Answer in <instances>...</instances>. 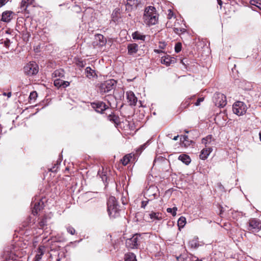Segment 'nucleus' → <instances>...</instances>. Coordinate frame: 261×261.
<instances>
[{
	"instance_id": "f257e3e1",
	"label": "nucleus",
	"mask_w": 261,
	"mask_h": 261,
	"mask_svg": "<svg viewBox=\"0 0 261 261\" xmlns=\"http://www.w3.org/2000/svg\"><path fill=\"white\" fill-rule=\"evenodd\" d=\"M158 14L155 8L153 6H148L144 10L143 19L144 22L148 26L154 25L158 21Z\"/></svg>"
},
{
	"instance_id": "f03ea898",
	"label": "nucleus",
	"mask_w": 261,
	"mask_h": 261,
	"mask_svg": "<svg viewBox=\"0 0 261 261\" xmlns=\"http://www.w3.org/2000/svg\"><path fill=\"white\" fill-rule=\"evenodd\" d=\"M108 212L111 218L118 217L120 215V209L116 199L114 196H110L107 202Z\"/></svg>"
},
{
	"instance_id": "7ed1b4c3",
	"label": "nucleus",
	"mask_w": 261,
	"mask_h": 261,
	"mask_svg": "<svg viewBox=\"0 0 261 261\" xmlns=\"http://www.w3.org/2000/svg\"><path fill=\"white\" fill-rule=\"evenodd\" d=\"M247 229L251 232H258L261 230V221L257 218L250 219L247 223Z\"/></svg>"
},
{
	"instance_id": "20e7f679",
	"label": "nucleus",
	"mask_w": 261,
	"mask_h": 261,
	"mask_svg": "<svg viewBox=\"0 0 261 261\" xmlns=\"http://www.w3.org/2000/svg\"><path fill=\"white\" fill-rule=\"evenodd\" d=\"M116 85V81L113 79L108 80L101 83L99 87L101 93H108L113 90Z\"/></svg>"
},
{
	"instance_id": "39448f33",
	"label": "nucleus",
	"mask_w": 261,
	"mask_h": 261,
	"mask_svg": "<svg viewBox=\"0 0 261 261\" xmlns=\"http://www.w3.org/2000/svg\"><path fill=\"white\" fill-rule=\"evenodd\" d=\"M142 238L140 234H135L131 238L126 240V246L130 249L137 248L139 246Z\"/></svg>"
},
{
	"instance_id": "423d86ee",
	"label": "nucleus",
	"mask_w": 261,
	"mask_h": 261,
	"mask_svg": "<svg viewBox=\"0 0 261 261\" xmlns=\"http://www.w3.org/2000/svg\"><path fill=\"white\" fill-rule=\"evenodd\" d=\"M38 66L34 62H31L25 65L23 67V71L25 74L31 76L36 75L38 72Z\"/></svg>"
},
{
	"instance_id": "0eeeda50",
	"label": "nucleus",
	"mask_w": 261,
	"mask_h": 261,
	"mask_svg": "<svg viewBox=\"0 0 261 261\" xmlns=\"http://www.w3.org/2000/svg\"><path fill=\"white\" fill-rule=\"evenodd\" d=\"M232 111L238 116H242L245 114L247 111V106L243 102L237 101L233 105Z\"/></svg>"
},
{
	"instance_id": "6e6552de",
	"label": "nucleus",
	"mask_w": 261,
	"mask_h": 261,
	"mask_svg": "<svg viewBox=\"0 0 261 261\" xmlns=\"http://www.w3.org/2000/svg\"><path fill=\"white\" fill-rule=\"evenodd\" d=\"M214 101L215 105L218 107H223L227 103L226 96L220 93L215 94Z\"/></svg>"
},
{
	"instance_id": "1a4fd4ad",
	"label": "nucleus",
	"mask_w": 261,
	"mask_h": 261,
	"mask_svg": "<svg viewBox=\"0 0 261 261\" xmlns=\"http://www.w3.org/2000/svg\"><path fill=\"white\" fill-rule=\"evenodd\" d=\"M158 189L156 187L150 186L145 193V195L152 198V200L155 199L158 196Z\"/></svg>"
},
{
	"instance_id": "9d476101",
	"label": "nucleus",
	"mask_w": 261,
	"mask_h": 261,
	"mask_svg": "<svg viewBox=\"0 0 261 261\" xmlns=\"http://www.w3.org/2000/svg\"><path fill=\"white\" fill-rule=\"evenodd\" d=\"M91 106L96 112L99 113H102L103 111L108 108L105 103L101 101L92 103Z\"/></svg>"
},
{
	"instance_id": "9b49d317",
	"label": "nucleus",
	"mask_w": 261,
	"mask_h": 261,
	"mask_svg": "<svg viewBox=\"0 0 261 261\" xmlns=\"http://www.w3.org/2000/svg\"><path fill=\"white\" fill-rule=\"evenodd\" d=\"M127 99L130 106H135L137 102V98L134 93L131 91H127L126 93Z\"/></svg>"
},
{
	"instance_id": "f8f14e48",
	"label": "nucleus",
	"mask_w": 261,
	"mask_h": 261,
	"mask_svg": "<svg viewBox=\"0 0 261 261\" xmlns=\"http://www.w3.org/2000/svg\"><path fill=\"white\" fill-rule=\"evenodd\" d=\"M175 62L176 59L169 55L163 57L161 59V62L162 64H164L167 66H170L171 64L175 63Z\"/></svg>"
},
{
	"instance_id": "ddd939ff",
	"label": "nucleus",
	"mask_w": 261,
	"mask_h": 261,
	"mask_svg": "<svg viewBox=\"0 0 261 261\" xmlns=\"http://www.w3.org/2000/svg\"><path fill=\"white\" fill-rule=\"evenodd\" d=\"M32 205H33L32 213L34 215H36L37 214L38 212L42 208L43 202L39 199V201L33 202Z\"/></svg>"
},
{
	"instance_id": "4468645a",
	"label": "nucleus",
	"mask_w": 261,
	"mask_h": 261,
	"mask_svg": "<svg viewBox=\"0 0 261 261\" xmlns=\"http://www.w3.org/2000/svg\"><path fill=\"white\" fill-rule=\"evenodd\" d=\"M127 3L126 4V9L128 11H130L133 8H136L139 4V1L138 0H126Z\"/></svg>"
},
{
	"instance_id": "2eb2a0df",
	"label": "nucleus",
	"mask_w": 261,
	"mask_h": 261,
	"mask_svg": "<svg viewBox=\"0 0 261 261\" xmlns=\"http://www.w3.org/2000/svg\"><path fill=\"white\" fill-rule=\"evenodd\" d=\"M212 150L213 149L211 147H205L201 150L199 155L200 158L202 160L206 159Z\"/></svg>"
},
{
	"instance_id": "dca6fc26",
	"label": "nucleus",
	"mask_w": 261,
	"mask_h": 261,
	"mask_svg": "<svg viewBox=\"0 0 261 261\" xmlns=\"http://www.w3.org/2000/svg\"><path fill=\"white\" fill-rule=\"evenodd\" d=\"M138 45L136 43H130L127 45L128 54L132 55L136 54L138 50Z\"/></svg>"
},
{
	"instance_id": "f3484780",
	"label": "nucleus",
	"mask_w": 261,
	"mask_h": 261,
	"mask_svg": "<svg viewBox=\"0 0 261 261\" xmlns=\"http://www.w3.org/2000/svg\"><path fill=\"white\" fill-rule=\"evenodd\" d=\"M150 218L152 220H161L163 219V215L159 212H151L149 214Z\"/></svg>"
},
{
	"instance_id": "a211bd4d",
	"label": "nucleus",
	"mask_w": 261,
	"mask_h": 261,
	"mask_svg": "<svg viewBox=\"0 0 261 261\" xmlns=\"http://www.w3.org/2000/svg\"><path fill=\"white\" fill-rule=\"evenodd\" d=\"M11 11H6L3 13L1 20L4 22H9L12 18Z\"/></svg>"
},
{
	"instance_id": "6ab92c4d",
	"label": "nucleus",
	"mask_w": 261,
	"mask_h": 261,
	"mask_svg": "<svg viewBox=\"0 0 261 261\" xmlns=\"http://www.w3.org/2000/svg\"><path fill=\"white\" fill-rule=\"evenodd\" d=\"M44 247L40 246L37 251V254L35 257V261H40L42 256L44 254Z\"/></svg>"
},
{
	"instance_id": "aec40b11",
	"label": "nucleus",
	"mask_w": 261,
	"mask_h": 261,
	"mask_svg": "<svg viewBox=\"0 0 261 261\" xmlns=\"http://www.w3.org/2000/svg\"><path fill=\"white\" fill-rule=\"evenodd\" d=\"M132 37L133 39L140 40L144 41L146 38L145 35L142 34L138 31H136L132 34Z\"/></svg>"
},
{
	"instance_id": "412c9836",
	"label": "nucleus",
	"mask_w": 261,
	"mask_h": 261,
	"mask_svg": "<svg viewBox=\"0 0 261 261\" xmlns=\"http://www.w3.org/2000/svg\"><path fill=\"white\" fill-rule=\"evenodd\" d=\"M133 155L132 154H127L123 156V158L121 160V162L122 164L124 166H126L129 162H130L131 159H132Z\"/></svg>"
},
{
	"instance_id": "4be33fe9",
	"label": "nucleus",
	"mask_w": 261,
	"mask_h": 261,
	"mask_svg": "<svg viewBox=\"0 0 261 261\" xmlns=\"http://www.w3.org/2000/svg\"><path fill=\"white\" fill-rule=\"evenodd\" d=\"M85 72L86 74V76L89 79L93 77L96 75L95 71L92 69L90 67H86L85 69Z\"/></svg>"
},
{
	"instance_id": "5701e85b",
	"label": "nucleus",
	"mask_w": 261,
	"mask_h": 261,
	"mask_svg": "<svg viewBox=\"0 0 261 261\" xmlns=\"http://www.w3.org/2000/svg\"><path fill=\"white\" fill-rule=\"evenodd\" d=\"M178 159L186 165H188L191 162L190 157L185 154H180L178 157Z\"/></svg>"
},
{
	"instance_id": "b1692460",
	"label": "nucleus",
	"mask_w": 261,
	"mask_h": 261,
	"mask_svg": "<svg viewBox=\"0 0 261 261\" xmlns=\"http://www.w3.org/2000/svg\"><path fill=\"white\" fill-rule=\"evenodd\" d=\"M212 140V136L208 135L202 139V143L204 144L205 147H210L208 145L211 143Z\"/></svg>"
},
{
	"instance_id": "393cba45",
	"label": "nucleus",
	"mask_w": 261,
	"mask_h": 261,
	"mask_svg": "<svg viewBox=\"0 0 261 261\" xmlns=\"http://www.w3.org/2000/svg\"><path fill=\"white\" fill-rule=\"evenodd\" d=\"M96 39L99 41V45L102 46L105 45L107 42L106 39L104 36L101 34H98L96 36Z\"/></svg>"
},
{
	"instance_id": "a878e982",
	"label": "nucleus",
	"mask_w": 261,
	"mask_h": 261,
	"mask_svg": "<svg viewBox=\"0 0 261 261\" xmlns=\"http://www.w3.org/2000/svg\"><path fill=\"white\" fill-rule=\"evenodd\" d=\"M125 261H137L136 256L133 253H128L125 255Z\"/></svg>"
},
{
	"instance_id": "bb28decb",
	"label": "nucleus",
	"mask_w": 261,
	"mask_h": 261,
	"mask_svg": "<svg viewBox=\"0 0 261 261\" xmlns=\"http://www.w3.org/2000/svg\"><path fill=\"white\" fill-rule=\"evenodd\" d=\"M120 12L119 8H116L113 10L112 14V20L114 21L115 22L118 20V19L120 15Z\"/></svg>"
},
{
	"instance_id": "cd10ccee",
	"label": "nucleus",
	"mask_w": 261,
	"mask_h": 261,
	"mask_svg": "<svg viewBox=\"0 0 261 261\" xmlns=\"http://www.w3.org/2000/svg\"><path fill=\"white\" fill-rule=\"evenodd\" d=\"M249 3L251 6H254L261 10V0H250Z\"/></svg>"
},
{
	"instance_id": "c85d7f7f",
	"label": "nucleus",
	"mask_w": 261,
	"mask_h": 261,
	"mask_svg": "<svg viewBox=\"0 0 261 261\" xmlns=\"http://www.w3.org/2000/svg\"><path fill=\"white\" fill-rule=\"evenodd\" d=\"M178 226L179 228L184 227L186 223V219L184 217H180L177 221Z\"/></svg>"
},
{
	"instance_id": "c756f323",
	"label": "nucleus",
	"mask_w": 261,
	"mask_h": 261,
	"mask_svg": "<svg viewBox=\"0 0 261 261\" xmlns=\"http://www.w3.org/2000/svg\"><path fill=\"white\" fill-rule=\"evenodd\" d=\"M30 3H31L30 0H22L20 4L21 9L22 10H26Z\"/></svg>"
},
{
	"instance_id": "7c9ffc66",
	"label": "nucleus",
	"mask_w": 261,
	"mask_h": 261,
	"mask_svg": "<svg viewBox=\"0 0 261 261\" xmlns=\"http://www.w3.org/2000/svg\"><path fill=\"white\" fill-rule=\"evenodd\" d=\"M118 117L114 114H110L108 116V119L115 123H117L118 121Z\"/></svg>"
},
{
	"instance_id": "2f4dec72",
	"label": "nucleus",
	"mask_w": 261,
	"mask_h": 261,
	"mask_svg": "<svg viewBox=\"0 0 261 261\" xmlns=\"http://www.w3.org/2000/svg\"><path fill=\"white\" fill-rule=\"evenodd\" d=\"M177 210V207H174L173 208H168L167 209V212L168 213H171L172 215V216H175L176 215Z\"/></svg>"
},
{
	"instance_id": "473e14b6",
	"label": "nucleus",
	"mask_w": 261,
	"mask_h": 261,
	"mask_svg": "<svg viewBox=\"0 0 261 261\" xmlns=\"http://www.w3.org/2000/svg\"><path fill=\"white\" fill-rule=\"evenodd\" d=\"M145 200H143L141 202V207L145 208L147 204L148 203L149 201L152 200V198H147L145 197Z\"/></svg>"
},
{
	"instance_id": "72a5a7b5",
	"label": "nucleus",
	"mask_w": 261,
	"mask_h": 261,
	"mask_svg": "<svg viewBox=\"0 0 261 261\" xmlns=\"http://www.w3.org/2000/svg\"><path fill=\"white\" fill-rule=\"evenodd\" d=\"M62 80H60V79H56L54 81V85L55 86L58 87V88H60V87H62Z\"/></svg>"
},
{
	"instance_id": "f704fd0d",
	"label": "nucleus",
	"mask_w": 261,
	"mask_h": 261,
	"mask_svg": "<svg viewBox=\"0 0 261 261\" xmlns=\"http://www.w3.org/2000/svg\"><path fill=\"white\" fill-rule=\"evenodd\" d=\"M37 97V93L36 91L32 92L29 96V98L31 100H35Z\"/></svg>"
},
{
	"instance_id": "c9c22d12",
	"label": "nucleus",
	"mask_w": 261,
	"mask_h": 261,
	"mask_svg": "<svg viewBox=\"0 0 261 261\" xmlns=\"http://www.w3.org/2000/svg\"><path fill=\"white\" fill-rule=\"evenodd\" d=\"M175 51L177 53L180 51L181 49V44L180 43H177L175 46Z\"/></svg>"
},
{
	"instance_id": "e433bc0d",
	"label": "nucleus",
	"mask_w": 261,
	"mask_h": 261,
	"mask_svg": "<svg viewBox=\"0 0 261 261\" xmlns=\"http://www.w3.org/2000/svg\"><path fill=\"white\" fill-rule=\"evenodd\" d=\"M67 231L68 233H69L70 234H71L72 235L74 234V233L75 232V229H74V228H73L71 226H68L67 227Z\"/></svg>"
},
{
	"instance_id": "4c0bfd02",
	"label": "nucleus",
	"mask_w": 261,
	"mask_h": 261,
	"mask_svg": "<svg viewBox=\"0 0 261 261\" xmlns=\"http://www.w3.org/2000/svg\"><path fill=\"white\" fill-rule=\"evenodd\" d=\"M203 100H204V98L203 97L199 98L197 99V101L195 103V105L196 106H198L200 105V102H202Z\"/></svg>"
},
{
	"instance_id": "58836bf2",
	"label": "nucleus",
	"mask_w": 261,
	"mask_h": 261,
	"mask_svg": "<svg viewBox=\"0 0 261 261\" xmlns=\"http://www.w3.org/2000/svg\"><path fill=\"white\" fill-rule=\"evenodd\" d=\"M69 84H70L69 82H68L67 81H62V84L61 87L66 88V87H68L69 85Z\"/></svg>"
},
{
	"instance_id": "ea45409f",
	"label": "nucleus",
	"mask_w": 261,
	"mask_h": 261,
	"mask_svg": "<svg viewBox=\"0 0 261 261\" xmlns=\"http://www.w3.org/2000/svg\"><path fill=\"white\" fill-rule=\"evenodd\" d=\"M55 76H63V74L60 70H56L54 72Z\"/></svg>"
},
{
	"instance_id": "a19ab883",
	"label": "nucleus",
	"mask_w": 261,
	"mask_h": 261,
	"mask_svg": "<svg viewBox=\"0 0 261 261\" xmlns=\"http://www.w3.org/2000/svg\"><path fill=\"white\" fill-rule=\"evenodd\" d=\"M46 225V220L45 219H42L41 221L39 222V226L40 227H43Z\"/></svg>"
},
{
	"instance_id": "79ce46f5",
	"label": "nucleus",
	"mask_w": 261,
	"mask_h": 261,
	"mask_svg": "<svg viewBox=\"0 0 261 261\" xmlns=\"http://www.w3.org/2000/svg\"><path fill=\"white\" fill-rule=\"evenodd\" d=\"M190 244L192 247L197 248L198 246V244L194 241H191Z\"/></svg>"
},
{
	"instance_id": "37998d69",
	"label": "nucleus",
	"mask_w": 261,
	"mask_h": 261,
	"mask_svg": "<svg viewBox=\"0 0 261 261\" xmlns=\"http://www.w3.org/2000/svg\"><path fill=\"white\" fill-rule=\"evenodd\" d=\"M195 97V95H193V96H191V97L190 98H188L186 100V101H185V103H187V106L189 105H190V100L191 99H192L193 98H194V97Z\"/></svg>"
},
{
	"instance_id": "c03bdc74",
	"label": "nucleus",
	"mask_w": 261,
	"mask_h": 261,
	"mask_svg": "<svg viewBox=\"0 0 261 261\" xmlns=\"http://www.w3.org/2000/svg\"><path fill=\"white\" fill-rule=\"evenodd\" d=\"M10 44V40L9 39H7L4 41V45L7 47H8L9 46Z\"/></svg>"
},
{
	"instance_id": "a18cd8bd",
	"label": "nucleus",
	"mask_w": 261,
	"mask_h": 261,
	"mask_svg": "<svg viewBox=\"0 0 261 261\" xmlns=\"http://www.w3.org/2000/svg\"><path fill=\"white\" fill-rule=\"evenodd\" d=\"M188 137L186 135H184L181 137L180 139L184 142L185 141H188Z\"/></svg>"
},
{
	"instance_id": "49530a36",
	"label": "nucleus",
	"mask_w": 261,
	"mask_h": 261,
	"mask_svg": "<svg viewBox=\"0 0 261 261\" xmlns=\"http://www.w3.org/2000/svg\"><path fill=\"white\" fill-rule=\"evenodd\" d=\"M3 95L4 96H7V97L8 98L10 97L11 96V92H8V93H6V92H4L3 94Z\"/></svg>"
},
{
	"instance_id": "de8ad7c7",
	"label": "nucleus",
	"mask_w": 261,
	"mask_h": 261,
	"mask_svg": "<svg viewBox=\"0 0 261 261\" xmlns=\"http://www.w3.org/2000/svg\"><path fill=\"white\" fill-rule=\"evenodd\" d=\"M6 3V0H0L1 7L4 6Z\"/></svg>"
},
{
	"instance_id": "09e8293b",
	"label": "nucleus",
	"mask_w": 261,
	"mask_h": 261,
	"mask_svg": "<svg viewBox=\"0 0 261 261\" xmlns=\"http://www.w3.org/2000/svg\"><path fill=\"white\" fill-rule=\"evenodd\" d=\"M174 31L175 33H176V34H178L179 33V31H181V29H178V28H174Z\"/></svg>"
},
{
	"instance_id": "8fccbe9b",
	"label": "nucleus",
	"mask_w": 261,
	"mask_h": 261,
	"mask_svg": "<svg viewBox=\"0 0 261 261\" xmlns=\"http://www.w3.org/2000/svg\"><path fill=\"white\" fill-rule=\"evenodd\" d=\"M218 3L219 5L221 6L222 4V2L221 0H217Z\"/></svg>"
},
{
	"instance_id": "3c124183",
	"label": "nucleus",
	"mask_w": 261,
	"mask_h": 261,
	"mask_svg": "<svg viewBox=\"0 0 261 261\" xmlns=\"http://www.w3.org/2000/svg\"><path fill=\"white\" fill-rule=\"evenodd\" d=\"M178 137H179V136H178V135H177V136H175V137L173 138V139L174 140H175V141H176V140H177V139H178Z\"/></svg>"
},
{
	"instance_id": "603ef678",
	"label": "nucleus",
	"mask_w": 261,
	"mask_h": 261,
	"mask_svg": "<svg viewBox=\"0 0 261 261\" xmlns=\"http://www.w3.org/2000/svg\"><path fill=\"white\" fill-rule=\"evenodd\" d=\"M145 144H144V145H142V146H141V149L142 150H143V149H144L145 148Z\"/></svg>"
},
{
	"instance_id": "864d4df0",
	"label": "nucleus",
	"mask_w": 261,
	"mask_h": 261,
	"mask_svg": "<svg viewBox=\"0 0 261 261\" xmlns=\"http://www.w3.org/2000/svg\"><path fill=\"white\" fill-rule=\"evenodd\" d=\"M259 139H260V141H261V131L259 132Z\"/></svg>"
},
{
	"instance_id": "5fc2aeb1",
	"label": "nucleus",
	"mask_w": 261,
	"mask_h": 261,
	"mask_svg": "<svg viewBox=\"0 0 261 261\" xmlns=\"http://www.w3.org/2000/svg\"><path fill=\"white\" fill-rule=\"evenodd\" d=\"M171 15H173V14H168V17H169V18H170V16H171Z\"/></svg>"
},
{
	"instance_id": "6e6d98bb",
	"label": "nucleus",
	"mask_w": 261,
	"mask_h": 261,
	"mask_svg": "<svg viewBox=\"0 0 261 261\" xmlns=\"http://www.w3.org/2000/svg\"><path fill=\"white\" fill-rule=\"evenodd\" d=\"M171 15H173V14H168V17H169V18H170V16H171Z\"/></svg>"
},
{
	"instance_id": "4d7b16f0",
	"label": "nucleus",
	"mask_w": 261,
	"mask_h": 261,
	"mask_svg": "<svg viewBox=\"0 0 261 261\" xmlns=\"http://www.w3.org/2000/svg\"><path fill=\"white\" fill-rule=\"evenodd\" d=\"M171 15H173V14H168V17H169V18H170V16H171Z\"/></svg>"
},
{
	"instance_id": "13d9d810",
	"label": "nucleus",
	"mask_w": 261,
	"mask_h": 261,
	"mask_svg": "<svg viewBox=\"0 0 261 261\" xmlns=\"http://www.w3.org/2000/svg\"><path fill=\"white\" fill-rule=\"evenodd\" d=\"M185 132H186V133H189V131H188V130H185Z\"/></svg>"
},
{
	"instance_id": "bf43d9fd",
	"label": "nucleus",
	"mask_w": 261,
	"mask_h": 261,
	"mask_svg": "<svg viewBox=\"0 0 261 261\" xmlns=\"http://www.w3.org/2000/svg\"><path fill=\"white\" fill-rule=\"evenodd\" d=\"M196 261H202V260H199V259H197V260Z\"/></svg>"
},
{
	"instance_id": "052dcab7",
	"label": "nucleus",
	"mask_w": 261,
	"mask_h": 261,
	"mask_svg": "<svg viewBox=\"0 0 261 261\" xmlns=\"http://www.w3.org/2000/svg\"><path fill=\"white\" fill-rule=\"evenodd\" d=\"M57 261H60V259L59 258L57 259Z\"/></svg>"
}]
</instances>
